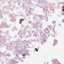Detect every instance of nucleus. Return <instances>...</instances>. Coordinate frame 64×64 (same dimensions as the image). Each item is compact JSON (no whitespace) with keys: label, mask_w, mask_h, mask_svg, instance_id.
Masks as SVG:
<instances>
[{"label":"nucleus","mask_w":64,"mask_h":64,"mask_svg":"<svg viewBox=\"0 0 64 64\" xmlns=\"http://www.w3.org/2000/svg\"><path fill=\"white\" fill-rule=\"evenodd\" d=\"M3 26H4V27H5V28H7V27H8V26H7V25L6 23H4V24Z\"/></svg>","instance_id":"obj_1"},{"label":"nucleus","mask_w":64,"mask_h":64,"mask_svg":"<svg viewBox=\"0 0 64 64\" xmlns=\"http://www.w3.org/2000/svg\"><path fill=\"white\" fill-rule=\"evenodd\" d=\"M54 43L55 44H56L57 43V40H54Z\"/></svg>","instance_id":"obj_2"},{"label":"nucleus","mask_w":64,"mask_h":64,"mask_svg":"<svg viewBox=\"0 0 64 64\" xmlns=\"http://www.w3.org/2000/svg\"><path fill=\"white\" fill-rule=\"evenodd\" d=\"M20 23H22V21H23L24 20V19L22 18V19L20 20Z\"/></svg>","instance_id":"obj_3"},{"label":"nucleus","mask_w":64,"mask_h":64,"mask_svg":"<svg viewBox=\"0 0 64 64\" xmlns=\"http://www.w3.org/2000/svg\"><path fill=\"white\" fill-rule=\"evenodd\" d=\"M52 23H53V24H54V25H55V24H56V21H54L52 22Z\"/></svg>","instance_id":"obj_4"},{"label":"nucleus","mask_w":64,"mask_h":64,"mask_svg":"<svg viewBox=\"0 0 64 64\" xmlns=\"http://www.w3.org/2000/svg\"><path fill=\"white\" fill-rule=\"evenodd\" d=\"M36 51H38V49H37V48H36L35 49Z\"/></svg>","instance_id":"obj_5"},{"label":"nucleus","mask_w":64,"mask_h":64,"mask_svg":"<svg viewBox=\"0 0 64 64\" xmlns=\"http://www.w3.org/2000/svg\"><path fill=\"white\" fill-rule=\"evenodd\" d=\"M22 55V56H25V54H23Z\"/></svg>","instance_id":"obj_6"},{"label":"nucleus","mask_w":64,"mask_h":64,"mask_svg":"<svg viewBox=\"0 0 64 64\" xmlns=\"http://www.w3.org/2000/svg\"><path fill=\"white\" fill-rule=\"evenodd\" d=\"M62 22H64V20H62Z\"/></svg>","instance_id":"obj_7"},{"label":"nucleus","mask_w":64,"mask_h":64,"mask_svg":"<svg viewBox=\"0 0 64 64\" xmlns=\"http://www.w3.org/2000/svg\"><path fill=\"white\" fill-rule=\"evenodd\" d=\"M62 8H64V6H63L62 7Z\"/></svg>","instance_id":"obj_8"},{"label":"nucleus","mask_w":64,"mask_h":64,"mask_svg":"<svg viewBox=\"0 0 64 64\" xmlns=\"http://www.w3.org/2000/svg\"><path fill=\"white\" fill-rule=\"evenodd\" d=\"M59 25H60V24H59Z\"/></svg>","instance_id":"obj_9"}]
</instances>
